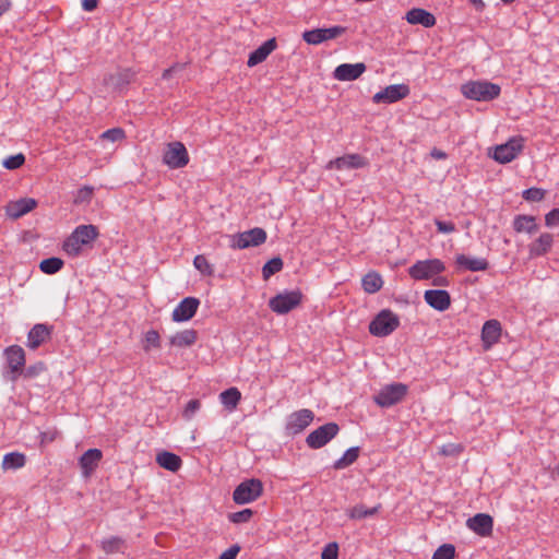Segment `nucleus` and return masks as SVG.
<instances>
[{
    "label": "nucleus",
    "mask_w": 559,
    "mask_h": 559,
    "mask_svg": "<svg viewBox=\"0 0 559 559\" xmlns=\"http://www.w3.org/2000/svg\"><path fill=\"white\" fill-rule=\"evenodd\" d=\"M98 235L96 226L79 225L62 242V250L68 257L76 258L82 254L85 247L97 239Z\"/></svg>",
    "instance_id": "nucleus-1"
},
{
    "label": "nucleus",
    "mask_w": 559,
    "mask_h": 559,
    "mask_svg": "<svg viewBox=\"0 0 559 559\" xmlns=\"http://www.w3.org/2000/svg\"><path fill=\"white\" fill-rule=\"evenodd\" d=\"M461 92L468 99L490 102L499 97L501 87L488 81H469L461 86Z\"/></svg>",
    "instance_id": "nucleus-2"
},
{
    "label": "nucleus",
    "mask_w": 559,
    "mask_h": 559,
    "mask_svg": "<svg viewBox=\"0 0 559 559\" xmlns=\"http://www.w3.org/2000/svg\"><path fill=\"white\" fill-rule=\"evenodd\" d=\"M400 326V318L389 309L381 310L369 323V332L377 337L392 334Z\"/></svg>",
    "instance_id": "nucleus-3"
},
{
    "label": "nucleus",
    "mask_w": 559,
    "mask_h": 559,
    "mask_svg": "<svg viewBox=\"0 0 559 559\" xmlns=\"http://www.w3.org/2000/svg\"><path fill=\"white\" fill-rule=\"evenodd\" d=\"M408 386L401 382L386 384L373 396L380 407H391L400 403L407 394Z\"/></svg>",
    "instance_id": "nucleus-4"
},
{
    "label": "nucleus",
    "mask_w": 559,
    "mask_h": 559,
    "mask_svg": "<svg viewBox=\"0 0 559 559\" xmlns=\"http://www.w3.org/2000/svg\"><path fill=\"white\" fill-rule=\"evenodd\" d=\"M263 492V484L258 478L241 481L233 492V500L237 504H247L255 501Z\"/></svg>",
    "instance_id": "nucleus-5"
},
{
    "label": "nucleus",
    "mask_w": 559,
    "mask_h": 559,
    "mask_svg": "<svg viewBox=\"0 0 559 559\" xmlns=\"http://www.w3.org/2000/svg\"><path fill=\"white\" fill-rule=\"evenodd\" d=\"M4 356L8 364L4 378L15 382L25 366V352L20 345H11L4 349Z\"/></svg>",
    "instance_id": "nucleus-6"
},
{
    "label": "nucleus",
    "mask_w": 559,
    "mask_h": 559,
    "mask_svg": "<svg viewBox=\"0 0 559 559\" xmlns=\"http://www.w3.org/2000/svg\"><path fill=\"white\" fill-rule=\"evenodd\" d=\"M444 263L439 259L417 261L413 264L408 274L416 281L429 280L444 271Z\"/></svg>",
    "instance_id": "nucleus-7"
},
{
    "label": "nucleus",
    "mask_w": 559,
    "mask_h": 559,
    "mask_svg": "<svg viewBox=\"0 0 559 559\" xmlns=\"http://www.w3.org/2000/svg\"><path fill=\"white\" fill-rule=\"evenodd\" d=\"M302 299L300 290H286L270 299L269 306L277 314H285L296 308Z\"/></svg>",
    "instance_id": "nucleus-8"
},
{
    "label": "nucleus",
    "mask_w": 559,
    "mask_h": 559,
    "mask_svg": "<svg viewBox=\"0 0 559 559\" xmlns=\"http://www.w3.org/2000/svg\"><path fill=\"white\" fill-rule=\"evenodd\" d=\"M338 431L340 427L337 424H324L307 436L306 443L310 449H320L329 443L338 433Z\"/></svg>",
    "instance_id": "nucleus-9"
},
{
    "label": "nucleus",
    "mask_w": 559,
    "mask_h": 559,
    "mask_svg": "<svg viewBox=\"0 0 559 559\" xmlns=\"http://www.w3.org/2000/svg\"><path fill=\"white\" fill-rule=\"evenodd\" d=\"M266 237V233L263 228L254 227L252 229L234 235L231 238V247L235 249L258 247L265 242Z\"/></svg>",
    "instance_id": "nucleus-10"
},
{
    "label": "nucleus",
    "mask_w": 559,
    "mask_h": 559,
    "mask_svg": "<svg viewBox=\"0 0 559 559\" xmlns=\"http://www.w3.org/2000/svg\"><path fill=\"white\" fill-rule=\"evenodd\" d=\"M314 414L308 408L296 411L287 416L285 430L288 435L296 436L302 432L313 420Z\"/></svg>",
    "instance_id": "nucleus-11"
},
{
    "label": "nucleus",
    "mask_w": 559,
    "mask_h": 559,
    "mask_svg": "<svg viewBox=\"0 0 559 559\" xmlns=\"http://www.w3.org/2000/svg\"><path fill=\"white\" fill-rule=\"evenodd\" d=\"M163 160L170 168H180L188 164L189 155L181 142H171L164 152Z\"/></svg>",
    "instance_id": "nucleus-12"
},
{
    "label": "nucleus",
    "mask_w": 559,
    "mask_h": 559,
    "mask_svg": "<svg viewBox=\"0 0 559 559\" xmlns=\"http://www.w3.org/2000/svg\"><path fill=\"white\" fill-rule=\"evenodd\" d=\"M409 95V86L406 84H392L376 93L372 97L374 104H392Z\"/></svg>",
    "instance_id": "nucleus-13"
},
{
    "label": "nucleus",
    "mask_w": 559,
    "mask_h": 559,
    "mask_svg": "<svg viewBox=\"0 0 559 559\" xmlns=\"http://www.w3.org/2000/svg\"><path fill=\"white\" fill-rule=\"evenodd\" d=\"M346 32V28L340 25L329 28H316L306 31L302 34L304 40L309 45H319L325 40L334 39Z\"/></svg>",
    "instance_id": "nucleus-14"
},
{
    "label": "nucleus",
    "mask_w": 559,
    "mask_h": 559,
    "mask_svg": "<svg viewBox=\"0 0 559 559\" xmlns=\"http://www.w3.org/2000/svg\"><path fill=\"white\" fill-rule=\"evenodd\" d=\"M523 147L522 138H512L507 143L498 145L493 150L492 158L501 164L511 162Z\"/></svg>",
    "instance_id": "nucleus-15"
},
{
    "label": "nucleus",
    "mask_w": 559,
    "mask_h": 559,
    "mask_svg": "<svg viewBox=\"0 0 559 559\" xmlns=\"http://www.w3.org/2000/svg\"><path fill=\"white\" fill-rule=\"evenodd\" d=\"M200 306V300L195 297H185L173 310L171 320L174 322H187L192 319Z\"/></svg>",
    "instance_id": "nucleus-16"
},
{
    "label": "nucleus",
    "mask_w": 559,
    "mask_h": 559,
    "mask_svg": "<svg viewBox=\"0 0 559 559\" xmlns=\"http://www.w3.org/2000/svg\"><path fill=\"white\" fill-rule=\"evenodd\" d=\"M367 67L364 62L342 63L333 72V78L337 81L347 82L357 80Z\"/></svg>",
    "instance_id": "nucleus-17"
},
{
    "label": "nucleus",
    "mask_w": 559,
    "mask_h": 559,
    "mask_svg": "<svg viewBox=\"0 0 559 559\" xmlns=\"http://www.w3.org/2000/svg\"><path fill=\"white\" fill-rule=\"evenodd\" d=\"M52 326L45 323L35 324L27 333V347L37 349L40 345L50 340Z\"/></svg>",
    "instance_id": "nucleus-18"
},
{
    "label": "nucleus",
    "mask_w": 559,
    "mask_h": 559,
    "mask_svg": "<svg viewBox=\"0 0 559 559\" xmlns=\"http://www.w3.org/2000/svg\"><path fill=\"white\" fill-rule=\"evenodd\" d=\"M368 164L367 158L359 154H348L337 157L329 163L328 168L337 170H354L365 167Z\"/></svg>",
    "instance_id": "nucleus-19"
},
{
    "label": "nucleus",
    "mask_w": 559,
    "mask_h": 559,
    "mask_svg": "<svg viewBox=\"0 0 559 559\" xmlns=\"http://www.w3.org/2000/svg\"><path fill=\"white\" fill-rule=\"evenodd\" d=\"M501 323L496 319L486 321L481 329V342L485 349H489L500 341Z\"/></svg>",
    "instance_id": "nucleus-20"
},
{
    "label": "nucleus",
    "mask_w": 559,
    "mask_h": 559,
    "mask_svg": "<svg viewBox=\"0 0 559 559\" xmlns=\"http://www.w3.org/2000/svg\"><path fill=\"white\" fill-rule=\"evenodd\" d=\"M36 205V200L32 198H23L15 201H10L5 206V214L12 219H17L35 209Z\"/></svg>",
    "instance_id": "nucleus-21"
},
{
    "label": "nucleus",
    "mask_w": 559,
    "mask_h": 559,
    "mask_svg": "<svg viewBox=\"0 0 559 559\" xmlns=\"http://www.w3.org/2000/svg\"><path fill=\"white\" fill-rule=\"evenodd\" d=\"M467 527L479 536H489L492 532L493 520L489 514L478 513L469 518L466 522Z\"/></svg>",
    "instance_id": "nucleus-22"
},
{
    "label": "nucleus",
    "mask_w": 559,
    "mask_h": 559,
    "mask_svg": "<svg viewBox=\"0 0 559 559\" xmlns=\"http://www.w3.org/2000/svg\"><path fill=\"white\" fill-rule=\"evenodd\" d=\"M425 301L438 311L447 310L451 305L450 294L444 289H428L424 295Z\"/></svg>",
    "instance_id": "nucleus-23"
},
{
    "label": "nucleus",
    "mask_w": 559,
    "mask_h": 559,
    "mask_svg": "<svg viewBox=\"0 0 559 559\" xmlns=\"http://www.w3.org/2000/svg\"><path fill=\"white\" fill-rule=\"evenodd\" d=\"M102 457L103 453L99 449H88L81 455L79 460V465L82 469V474L84 477H88L92 475V473L98 466V463L100 462Z\"/></svg>",
    "instance_id": "nucleus-24"
},
{
    "label": "nucleus",
    "mask_w": 559,
    "mask_h": 559,
    "mask_svg": "<svg viewBox=\"0 0 559 559\" xmlns=\"http://www.w3.org/2000/svg\"><path fill=\"white\" fill-rule=\"evenodd\" d=\"M134 76L135 72L131 69H120L105 76L104 83L115 90H122L134 80Z\"/></svg>",
    "instance_id": "nucleus-25"
},
{
    "label": "nucleus",
    "mask_w": 559,
    "mask_h": 559,
    "mask_svg": "<svg viewBox=\"0 0 559 559\" xmlns=\"http://www.w3.org/2000/svg\"><path fill=\"white\" fill-rule=\"evenodd\" d=\"M277 47L276 38H270L264 41L259 48L253 50L248 58L247 64L252 68L261 62H263L271 52H273Z\"/></svg>",
    "instance_id": "nucleus-26"
},
{
    "label": "nucleus",
    "mask_w": 559,
    "mask_h": 559,
    "mask_svg": "<svg viewBox=\"0 0 559 559\" xmlns=\"http://www.w3.org/2000/svg\"><path fill=\"white\" fill-rule=\"evenodd\" d=\"M554 243V236L549 233L542 234L537 239L528 245L530 255L543 257L549 252Z\"/></svg>",
    "instance_id": "nucleus-27"
},
{
    "label": "nucleus",
    "mask_w": 559,
    "mask_h": 559,
    "mask_svg": "<svg viewBox=\"0 0 559 559\" xmlns=\"http://www.w3.org/2000/svg\"><path fill=\"white\" fill-rule=\"evenodd\" d=\"M406 21L409 24L423 25L424 27H432L436 24V17L432 13L425 9L414 8L406 13Z\"/></svg>",
    "instance_id": "nucleus-28"
},
{
    "label": "nucleus",
    "mask_w": 559,
    "mask_h": 559,
    "mask_svg": "<svg viewBox=\"0 0 559 559\" xmlns=\"http://www.w3.org/2000/svg\"><path fill=\"white\" fill-rule=\"evenodd\" d=\"M455 263L457 266L471 272L486 271L489 266L485 258H472L465 254H457Z\"/></svg>",
    "instance_id": "nucleus-29"
},
{
    "label": "nucleus",
    "mask_w": 559,
    "mask_h": 559,
    "mask_svg": "<svg viewBox=\"0 0 559 559\" xmlns=\"http://www.w3.org/2000/svg\"><path fill=\"white\" fill-rule=\"evenodd\" d=\"M198 340V333L193 329H187L177 332L169 338V344L174 347L185 348L192 346Z\"/></svg>",
    "instance_id": "nucleus-30"
},
{
    "label": "nucleus",
    "mask_w": 559,
    "mask_h": 559,
    "mask_svg": "<svg viewBox=\"0 0 559 559\" xmlns=\"http://www.w3.org/2000/svg\"><path fill=\"white\" fill-rule=\"evenodd\" d=\"M156 463L160 467L175 473L181 468L182 460L173 452L162 451L156 455Z\"/></svg>",
    "instance_id": "nucleus-31"
},
{
    "label": "nucleus",
    "mask_w": 559,
    "mask_h": 559,
    "mask_svg": "<svg viewBox=\"0 0 559 559\" xmlns=\"http://www.w3.org/2000/svg\"><path fill=\"white\" fill-rule=\"evenodd\" d=\"M99 546L107 555L123 554L126 550V540L119 536H110L100 540Z\"/></svg>",
    "instance_id": "nucleus-32"
},
{
    "label": "nucleus",
    "mask_w": 559,
    "mask_h": 559,
    "mask_svg": "<svg viewBox=\"0 0 559 559\" xmlns=\"http://www.w3.org/2000/svg\"><path fill=\"white\" fill-rule=\"evenodd\" d=\"M513 228L516 233H527L532 235L537 230V224L533 216L518 215L513 219Z\"/></svg>",
    "instance_id": "nucleus-33"
},
{
    "label": "nucleus",
    "mask_w": 559,
    "mask_h": 559,
    "mask_svg": "<svg viewBox=\"0 0 559 559\" xmlns=\"http://www.w3.org/2000/svg\"><path fill=\"white\" fill-rule=\"evenodd\" d=\"M26 464V456L21 452H10L3 456L1 467L3 471L19 469Z\"/></svg>",
    "instance_id": "nucleus-34"
},
{
    "label": "nucleus",
    "mask_w": 559,
    "mask_h": 559,
    "mask_svg": "<svg viewBox=\"0 0 559 559\" xmlns=\"http://www.w3.org/2000/svg\"><path fill=\"white\" fill-rule=\"evenodd\" d=\"M362 288L368 294H374L382 288L383 281L379 273L369 272L361 281Z\"/></svg>",
    "instance_id": "nucleus-35"
},
{
    "label": "nucleus",
    "mask_w": 559,
    "mask_h": 559,
    "mask_svg": "<svg viewBox=\"0 0 559 559\" xmlns=\"http://www.w3.org/2000/svg\"><path fill=\"white\" fill-rule=\"evenodd\" d=\"M380 508V504L372 508H366L364 504H357L347 510V515L352 520H362L376 515Z\"/></svg>",
    "instance_id": "nucleus-36"
},
{
    "label": "nucleus",
    "mask_w": 559,
    "mask_h": 559,
    "mask_svg": "<svg viewBox=\"0 0 559 559\" xmlns=\"http://www.w3.org/2000/svg\"><path fill=\"white\" fill-rule=\"evenodd\" d=\"M241 399V393L237 388H229L219 394L221 403L229 411L237 407Z\"/></svg>",
    "instance_id": "nucleus-37"
},
{
    "label": "nucleus",
    "mask_w": 559,
    "mask_h": 559,
    "mask_svg": "<svg viewBox=\"0 0 559 559\" xmlns=\"http://www.w3.org/2000/svg\"><path fill=\"white\" fill-rule=\"evenodd\" d=\"M359 456V448L353 447L347 449L344 454L334 462L333 467L335 469H344L352 465Z\"/></svg>",
    "instance_id": "nucleus-38"
},
{
    "label": "nucleus",
    "mask_w": 559,
    "mask_h": 559,
    "mask_svg": "<svg viewBox=\"0 0 559 559\" xmlns=\"http://www.w3.org/2000/svg\"><path fill=\"white\" fill-rule=\"evenodd\" d=\"M64 265V262L62 259L57 257H51L44 259L39 263V270L47 275H52L58 273Z\"/></svg>",
    "instance_id": "nucleus-39"
},
{
    "label": "nucleus",
    "mask_w": 559,
    "mask_h": 559,
    "mask_svg": "<svg viewBox=\"0 0 559 559\" xmlns=\"http://www.w3.org/2000/svg\"><path fill=\"white\" fill-rule=\"evenodd\" d=\"M95 187L83 186L73 193V203L75 205H88L93 199Z\"/></svg>",
    "instance_id": "nucleus-40"
},
{
    "label": "nucleus",
    "mask_w": 559,
    "mask_h": 559,
    "mask_svg": "<svg viewBox=\"0 0 559 559\" xmlns=\"http://www.w3.org/2000/svg\"><path fill=\"white\" fill-rule=\"evenodd\" d=\"M283 260L280 257L269 260L262 267L263 278L269 280L272 275L278 273L283 269Z\"/></svg>",
    "instance_id": "nucleus-41"
},
{
    "label": "nucleus",
    "mask_w": 559,
    "mask_h": 559,
    "mask_svg": "<svg viewBox=\"0 0 559 559\" xmlns=\"http://www.w3.org/2000/svg\"><path fill=\"white\" fill-rule=\"evenodd\" d=\"M25 163V156L22 153H17L12 156H8L2 159V166L8 170H16L22 167Z\"/></svg>",
    "instance_id": "nucleus-42"
},
{
    "label": "nucleus",
    "mask_w": 559,
    "mask_h": 559,
    "mask_svg": "<svg viewBox=\"0 0 559 559\" xmlns=\"http://www.w3.org/2000/svg\"><path fill=\"white\" fill-rule=\"evenodd\" d=\"M160 347V336L156 330H150L145 333L143 349L148 352L151 348Z\"/></svg>",
    "instance_id": "nucleus-43"
},
{
    "label": "nucleus",
    "mask_w": 559,
    "mask_h": 559,
    "mask_svg": "<svg viewBox=\"0 0 559 559\" xmlns=\"http://www.w3.org/2000/svg\"><path fill=\"white\" fill-rule=\"evenodd\" d=\"M455 547L452 544H443L437 548L431 559H454Z\"/></svg>",
    "instance_id": "nucleus-44"
},
{
    "label": "nucleus",
    "mask_w": 559,
    "mask_h": 559,
    "mask_svg": "<svg viewBox=\"0 0 559 559\" xmlns=\"http://www.w3.org/2000/svg\"><path fill=\"white\" fill-rule=\"evenodd\" d=\"M126 138V132L122 128L108 129L100 134V139L104 141L119 142Z\"/></svg>",
    "instance_id": "nucleus-45"
},
{
    "label": "nucleus",
    "mask_w": 559,
    "mask_h": 559,
    "mask_svg": "<svg viewBox=\"0 0 559 559\" xmlns=\"http://www.w3.org/2000/svg\"><path fill=\"white\" fill-rule=\"evenodd\" d=\"M252 514L253 512L251 509H243L241 511L230 513L228 515V520L235 524L246 523L252 518Z\"/></svg>",
    "instance_id": "nucleus-46"
},
{
    "label": "nucleus",
    "mask_w": 559,
    "mask_h": 559,
    "mask_svg": "<svg viewBox=\"0 0 559 559\" xmlns=\"http://www.w3.org/2000/svg\"><path fill=\"white\" fill-rule=\"evenodd\" d=\"M200 408L201 402L199 400H190L182 412V417L186 420H191L194 417V415L200 411Z\"/></svg>",
    "instance_id": "nucleus-47"
},
{
    "label": "nucleus",
    "mask_w": 559,
    "mask_h": 559,
    "mask_svg": "<svg viewBox=\"0 0 559 559\" xmlns=\"http://www.w3.org/2000/svg\"><path fill=\"white\" fill-rule=\"evenodd\" d=\"M523 198L530 202L542 201L545 197V191L539 188H528L523 191Z\"/></svg>",
    "instance_id": "nucleus-48"
},
{
    "label": "nucleus",
    "mask_w": 559,
    "mask_h": 559,
    "mask_svg": "<svg viewBox=\"0 0 559 559\" xmlns=\"http://www.w3.org/2000/svg\"><path fill=\"white\" fill-rule=\"evenodd\" d=\"M193 265L203 274L212 273V267L204 255H197L193 260Z\"/></svg>",
    "instance_id": "nucleus-49"
},
{
    "label": "nucleus",
    "mask_w": 559,
    "mask_h": 559,
    "mask_svg": "<svg viewBox=\"0 0 559 559\" xmlns=\"http://www.w3.org/2000/svg\"><path fill=\"white\" fill-rule=\"evenodd\" d=\"M338 557V545L336 543H329L322 550V559H337Z\"/></svg>",
    "instance_id": "nucleus-50"
},
{
    "label": "nucleus",
    "mask_w": 559,
    "mask_h": 559,
    "mask_svg": "<svg viewBox=\"0 0 559 559\" xmlns=\"http://www.w3.org/2000/svg\"><path fill=\"white\" fill-rule=\"evenodd\" d=\"M545 224L547 227H555L559 225V209H552L545 215Z\"/></svg>",
    "instance_id": "nucleus-51"
},
{
    "label": "nucleus",
    "mask_w": 559,
    "mask_h": 559,
    "mask_svg": "<svg viewBox=\"0 0 559 559\" xmlns=\"http://www.w3.org/2000/svg\"><path fill=\"white\" fill-rule=\"evenodd\" d=\"M435 225L437 226L438 231L442 234H451L455 230V225L452 222L435 219Z\"/></svg>",
    "instance_id": "nucleus-52"
},
{
    "label": "nucleus",
    "mask_w": 559,
    "mask_h": 559,
    "mask_svg": "<svg viewBox=\"0 0 559 559\" xmlns=\"http://www.w3.org/2000/svg\"><path fill=\"white\" fill-rule=\"evenodd\" d=\"M240 551V547L238 545H233L228 549H226L218 559H235Z\"/></svg>",
    "instance_id": "nucleus-53"
},
{
    "label": "nucleus",
    "mask_w": 559,
    "mask_h": 559,
    "mask_svg": "<svg viewBox=\"0 0 559 559\" xmlns=\"http://www.w3.org/2000/svg\"><path fill=\"white\" fill-rule=\"evenodd\" d=\"M461 451L460 447L453 443L442 445L441 453L445 456L454 455Z\"/></svg>",
    "instance_id": "nucleus-54"
},
{
    "label": "nucleus",
    "mask_w": 559,
    "mask_h": 559,
    "mask_svg": "<svg viewBox=\"0 0 559 559\" xmlns=\"http://www.w3.org/2000/svg\"><path fill=\"white\" fill-rule=\"evenodd\" d=\"M99 0H82V9L86 12L94 11L98 5Z\"/></svg>",
    "instance_id": "nucleus-55"
},
{
    "label": "nucleus",
    "mask_w": 559,
    "mask_h": 559,
    "mask_svg": "<svg viewBox=\"0 0 559 559\" xmlns=\"http://www.w3.org/2000/svg\"><path fill=\"white\" fill-rule=\"evenodd\" d=\"M182 68H183V64H174L173 67L164 70L162 78L164 80H169L173 76L174 72H176L177 70H180Z\"/></svg>",
    "instance_id": "nucleus-56"
},
{
    "label": "nucleus",
    "mask_w": 559,
    "mask_h": 559,
    "mask_svg": "<svg viewBox=\"0 0 559 559\" xmlns=\"http://www.w3.org/2000/svg\"><path fill=\"white\" fill-rule=\"evenodd\" d=\"M430 156L435 159H445L447 158V153L437 148V147H433L430 152Z\"/></svg>",
    "instance_id": "nucleus-57"
},
{
    "label": "nucleus",
    "mask_w": 559,
    "mask_h": 559,
    "mask_svg": "<svg viewBox=\"0 0 559 559\" xmlns=\"http://www.w3.org/2000/svg\"><path fill=\"white\" fill-rule=\"evenodd\" d=\"M11 8L10 0H0V16Z\"/></svg>",
    "instance_id": "nucleus-58"
},
{
    "label": "nucleus",
    "mask_w": 559,
    "mask_h": 559,
    "mask_svg": "<svg viewBox=\"0 0 559 559\" xmlns=\"http://www.w3.org/2000/svg\"><path fill=\"white\" fill-rule=\"evenodd\" d=\"M471 4L474 5V8L477 10V11H481L484 10L485 8V3L483 0H468Z\"/></svg>",
    "instance_id": "nucleus-59"
},
{
    "label": "nucleus",
    "mask_w": 559,
    "mask_h": 559,
    "mask_svg": "<svg viewBox=\"0 0 559 559\" xmlns=\"http://www.w3.org/2000/svg\"><path fill=\"white\" fill-rule=\"evenodd\" d=\"M503 3L506 4H510V3H513L515 0H501Z\"/></svg>",
    "instance_id": "nucleus-60"
}]
</instances>
